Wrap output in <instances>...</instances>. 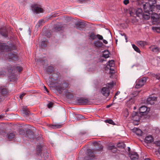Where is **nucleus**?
I'll list each match as a JSON object with an SVG mask.
<instances>
[{
  "mask_svg": "<svg viewBox=\"0 0 160 160\" xmlns=\"http://www.w3.org/2000/svg\"><path fill=\"white\" fill-rule=\"evenodd\" d=\"M65 96L66 98L68 99L72 98L73 95L72 93L68 91H66L65 93Z\"/></svg>",
  "mask_w": 160,
  "mask_h": 160,
  "instance_id": "nucleus-29",
  "label": "nucleus"
},
{
  "mask_svg": "<svg viewBox=\"0 0 160 160\" xmlns=\"http://www.w3.org/2000/svg\"><path fill=\"white\" fill-rule=\"evenodd\" d=\"M53 69L54 68L53 67L50 66L47 68V71L48 74H51L53 72Z\"/></svg>",
  "mask_w": 160,
  "mask_h": 160,
  "instance_id": "nucleus-30",
  "label": "nucleus"
},
{
  "mask_svg": "<svg viewBox=\"0 0 160 160\" xmlns=\"http://www.w3.org/2000/svg\"><path fill=\"white\" fill-rule=\"evenodd\" d=\"M0 92L3 96H4L7 95L8 91L4 86H0Z\"/></svg>",
  "mask_w": 160,
  "mask_h": 160,
  "instance_id": "nucleus-19",
  "label": "nucleus"
},
{
  "mask_svg": "<svg viewBox=\"0 0 160 160\" xmlns=\"http://www.w3.org/2000/svg\"><path fill=\"white\" fill-rule=\"evenodd\" d=\"M102 40H103V42L104 43L106 44H107L108 43V42L106 40H105V39H103Z\"/></svg>",
  "mask_w": 160,
  "mask_h": 160,
  "instance_id": "nucleus-56",
  "label": "nucleus"
},
{
  "mask_svg": "<svg viewBox=\"0 0 160 160\" xmlns=\"http://www.w3.org/2000/svg\"><path fill=\"white\" fill-rule=\"evenodd\" d=\"M25 137L28 139H30V141L34 139L35 138L33 132L30 130H28L26 131Z\"/></svg>",
  "mask_w": 160,
  "mask_h": 160,
  "instance_id": "nucleus-13",
  "label": "nucleus"
},
{
  "mask_svg": "<svg viewBox=\"0 0 160 160\" xmlns=\"http://www.w3.org/2000/svg\"><path fill=\"white\" fill-rule=\"evenodd\" d=\"M90 38L94 40L95 39L96 35V36L95 33L93 32H91L89 35Z\"/></svg>",
  "mask_w": 160,
  "mask_h": 160,
  "instance_id": "nucleus-34",
  "label": "nucleus"
},
{
  "mask_svg": "<svg viewBox=\"0 0 160 160\" xmlns=\"http://www.w3.org/2000/svg\"><path fill=\"white\" fill-rule=\"evenodd\" d=\"M154 144L157 146L160 147V141H155L154 142Z\"/></svg>",
  "mask_w": 160,
  "mask_h": 160,
  "instance_id": "nucleus-46",
  "label": "nucleus"
},
{
  "mask_svg": "<svg viewBox=\"0 0 160 160\" xmlns=\"http://www.w3.org/2000/svg\"><path fill=\"white\" fill-rule=\"evenodd\" d=\"M69 86L68 82L64 81L63 82L62 84L59 85H58L56 87L57 91L59 92V93H61L62 92V90H64L66 88H68Z\"/></svg>",
  "mask_w": 160,
  "mask_h": 160,
  "instance_id": "nucleus-4",
  "label": "nucleus"
},
{
  "mask_svg": "<svg viewBox=\"0 0 160 160\" xmlns=\"http://www.w3.org/2000/svg\"><path fill=\"white\" fill-rule=\"evenodd\" d=\"M48 41L47 40L43 41L41 43V47L42 48H44L47 47Z\"/></svg>",
  "mask_w": 160,
  "mask_h": 160,
  "instance_id": "nucleus-33",
  "label": "nucleus"
},
{
  "mask_svg": "<svg viewBox=\"0 0 160 160\" xmlns=\"http://www.w3.org/2000/svg\"><path fill=\"white\" fill-rule=\"evenodd\" d=\"M133 131L138 135L142 136V132L140 129L137 128H134L133 129Z\"/></svg>",
  "mask_w": 160,
  "mask_h": 160,
  "instance_id": "nucleus-28",
  "label": "nucleus"
},
{
  "mask_svg": "<svg viewBox=\"0 0 160 160\" xmlns=\"http://www.w3.org/2000/svg\"><path fill=\"white\" fill-rule=\"evenodd\" d=\"M138 3L139 4H141L143 3L144 0H138Z\"/></svg>",
  "mask_w": 160,
  "mask_h": 160,
  "instance_id": "nucleus-52",
  "label": "nucleus"
},
{
  "mask_svg": "<svg viewBox=\"0 0 160 160\" xmlns=\"http://www.w3.org/2000/svg\"><path fill=\"white\" fill-rule=\"evenodd\" d=\"M110 53L108 51L104 50L102 54V57L105 58H108L109 57Z\"/></svg>",
  "mask_w": 160,
  "mask_h": 160,
  "instance_id": "nucleus-31",
  "label": "nucleus"
},
{
  "mask_svg": "<svg viewBox=\"0 0 160 160\" xmlns=\"http://www.w3.org/2000/svg\"><path fill=\"white\" fill-rule=\"evenodd\" d=\"M150 110L149 108H147L145 106H142L139 108L140 114L142 115H147Z\"/></svg>",
  "mask_w": 160,
  "mask_h": 160,
  "instance_id": "nucleus-9",
  "label": "nucleus"
},
{
  "mask_svg": "<svg viewBox=\"0 0 160 160\" xmlns=\"http://www.w3.org/2000/svg\"><path fill=\"white\" fill-rule=\"evenodd\" d=\"M117 146L120 148H124L125 147V145L123 142L118 143L117 144Z\"/></svg>",
  "mask_w": 160,
  "mask_h": 160,
  "instance_id": "nucleus-37",
  "label": "nucleus"
},
{
  "mask_svg": "<svg viewBox=\"0 0 160 160\" xmlns=\"http://www.w3.org/2000/svg\"><path fill=\"white\" fill-rule=\"evenodd\" d=\"M115 65L114 61L113 60H109L108 62V64H107V67L108 68H110V73L111 74H112L115 72L114 68H112V67H114Z\"/></svg>",
  "mask_w": 160,
  "mask_h": 160,
  "instance_id": "nucleus-10",
  "label": "nucleus"
},
{
  "mask_svg": "<svg viewBox=\"0 0 160 160\" xmlns=\"http://www.w3.org/2000/svg\"><path fill=\"white\" fill-rule=\"evenodd\" d=\"M152 51L154 52H156L159 50V49L157 47H154L153 48H152Z\"/></svg>",
  "mask_w": 160,
  "mask_h": 160,
  "instance_id": "nucleus-48",
  "label": "nucleus"
},
{
  "mask_svg": "<svg viewBox=\"0 0 160 160\" xmlns=\"http://www.w3.org/2000/svg\"><path fill=\"white\" fill-rule=\"evenodd\" d=\"M25 95V93H23L20 96V98L21 99H22L23 98V97Z\"/></svg>",
  "mask_w": 160,
  "mask_h": 160,
  "instance_id": "nucleus-53",
  "label": "nucleus"
},
{
  "mask_svg": "<svg viewBox=\"0 0 160 160\" xmlns=\"http://www.w3.org/2000/svg\"><path fill=\"white\" fill-rule=\"evenodd\" d=\"M145 42L142 41L139 42L138 44L142 47H144L145 45Z\"/></svg>",
  "mask_w": 160,
  "mask_h": 160,
  "instance_id": "nucleus-45",
  "label": "nucleus"
},
{
  "mask_svg": "<svg viewBox=\"0 0 160 160\" xmlns=\"http://www.w3.org/2000/svg\"><path fill=\"white\" fill-rule=\"evenodd\" d=\"M96 37H97L99 40H103V37L102 35L100 34H98L96 35Z\"/></svg>",
  "mask_w": 160,
  "mask_h": 160,
  "instance_id": "nucleus-47",
  "label": "nucleus"
},
{
  "mask_svg": "<svg viewBox=\"0 0 160 160\" xmlns=\"http://www.w3.org/2000/svg\"><path fill=\"white\" fill-rule=\"evenodd\" d=\"M152 29L154 31H156L158 33H160V27H152Z\"/></svg>",
  "mask_w": 160,
  "mask_h": 160,
  "instance_id": "nucleus-36",
  "label": "nucleus"
},
{
  "mask_svg": "<svg viewBox=\"0 0 160 160\" xmlns=\"http://www.w3.org/2000/svg\"><path fill=\"white\" fill-rule=\"evenodd\" d=\"M6 74L5 71H3V69L0 70V76L3 77Z\"/></svg>",
  "mask_w": 160,
  "mask_h": 160,
  "instance_id": "nucleus-43",
  "label": "nucleus"
},
{
  "mask_svg": "<svg viewBox=\"0 0 160 160\" xmlns=\"http://www.w3.org/2000/svg\"><path fill=\"white\" fill-rule=\"evenodd\" d=\"M107 148L108 150H110L113 152H115L117 151V148L114 145H107Z\"/></svg>",
  "mask_w": 160,
  "mask_h": 160,
  "instance_id": "nucleus-21",
  "label": "nucleus"
},
{
  "mask_svg": "<svg viewBox=\"0 0 160 160\" xmlns=\"http://www.w3.org/2000/svg\"><path fill=\"white\" fill-rule=\"evenodd\" d=\"M0 33L4 37L6 38L8 37V31L5 28H1L0 30Z\"/></svg>",
  "mask_w": 160,
  "mask_h": 160,
  "instance_id": "nucleus-23",
  "label": "nucleus"
},
{
  "mask_svg": "<svg viewBox=\"0 0 160 160\" xmlns=\"http://www.w3.org/2000/svg\"><path fill=\"white\" fill-rule=\"evenodd\" d=\"M146 78L145 77H142L137 80L135 88H139L142 86L146 82Z\"/></svg>",
  "mask_w": 160,
  "mask_h": 160,
  "instance_id": "nucleus-5",
  "label": "nucleus"
},
{
  "mask_svg": "<svg viewBox=\"0 0 160 160\" xmlns=\"http://www.w3.org/2000/svg\"><path fill=\"white\" fill-rule=\"evenodd\" d=\"M94 144L96 148L93 150V151H92V150L91 149H88L87 150L88 155L92 158H94L95 157L93 151H102L103 149L102 146L101 144L97 143Z\"/></svg>",
  "mask_w": 160,
  "mask_h": 160,
  "instance_id": "nucleus-3",
  "label": "nucleus"
},
{
  "mask_svg": "<svg viewBox=\"0 0 160 160\" xmlns=\"http://www.w3.org/2000/svg\"><path fill=\"white\" fill-rule=\"evenodd\" d=\"M129 156L132 160H137L139 157V155L136 152H129Z\"/></svg>",
  "mask_w": 160,
  "mask_h": 160,
  "instance_id": "nucleus-17",
  "label": "nucleus"
},
{
  "mask_svg": "<svg viewBox=\"0 0 160 160\" xmlns=\"http://www.w3.org/2000/svg\"><path fill=\"white\" fill-rule=\"evenodd\" d=\"M41 63L43 64V62H44V61L42 60V59H39V60H38Z\"/></svg>",
  "mask_w": 160,
  "mask_h": 160,
  "instance_id": "nucleus-57",
  "label": "nucleus"
},
{
  "mask_svg": "<svg viewBox=\"0 0 160 160\" xmlns=\"http://www.w3.org/2000/svg\"><path fill=\"white\" fill-rule=\"evenodd\" d=\"M86 1V0H79V1L80 2H84L85 1Z\"/></svg>",
  "mask_w": 160,
  "mask_h": 160,
  "instance_id": "nucleus-62",
  "label": "nucleus"
},
{
  "mask_svg": "<svg viewBox=\"0 0 160 160\" xmlns=\"http://www.w3.org/2000/svg\"><path fill=\"white\" fill-rule=\"evenodd\" d=\"M82 116L81 115H78V118H81Z\"/></svg>",
  "mask_w": 160,
  "mask_h": 160,
  "instance_id": "nucleus-63",
  "label": "nucleus"
},
{
  "mask_svg": "<svg viewBox=\"0 0 160 160\" xmlns=\"http://www.w3.org/2000/svg\"><path fill=\"white\" fill-rule=\"evenodd\" d=\"M23 110L25 114L26 115H29V111L26 108H23Z\"/></svg>",
  "mask_w": 160,
  "mask_h": 160,
  "instance_id": "nucleus-42",
  "label": "nucleus"
},
{
  "mask_svg": "<svg viewBox=\"0 0 160 160\" xmlns=\"http://www.w3.org/2000/svg\"><path fill=\"white\" fill-rule=\"evenodd\" d=\"M16 69H17L19 72H20L22 70V68L21 66H12L10 64H8L7 66V70L8 72V74L10 75L12 74L9 75L8 76L9 78L10 79L9 81H15L16 77L14 73L15 72Z\"/></svg>",
  "mask_w": 160,
  "mask_h": 160,
  "instance_id": "nucleus-1",
  "label": "nucleus"
},
{
  "mask_svg": "<svg viewBox=\"0 0 160 160\" xmlns=\"http://www.w3.org/2000/svg\"><path fill=\"white\" fill-rule=\"evenodd\" d=\"M93 44L95 47L100 48L103 45L102 43L99 41H96L93 42Z\"/></svg>",
  "mask_w": 160,
  "mask_h": 160,
  "instance_id": "nucleus-27",
  "label": "nucleus"
},
{
  "mask_svg": "<svg viewBox=\"0 0 160 160\" xmlns=\"http://www.w3.org/2000/svg\"><path fill=\"white\" fill-rule=\"evenodd\" d=\"M142 17H141L140 19H144L145 20H148L150 18V16L149 15L143 13L142 15Z\"/></svg>",
  "mask_w": 160,
  "mask_h": 160,
  "instance_id": "nucleus-39",
  "label": "nucleus"
},
{
  "mask_svg": "<svg viewBox=\"0 0 160 160\" xmlns=\"http://www.w3.org/2000/svg\"><path fill=\"white\" fill-rule=\"evenodd\" d=\"M142 9L141 8H138L136 11V14L137 16L139 17L140 19L141 17H142V15L143 14Z\"/></svg>",
  "mask_w": 160,
  "mask_h": 160,
  "instance_id": "nucleus-22",
  "label": "nucleus"
},
{
  "mask_svg": "<svg viewBox=\"0 0 160 160\" xmlns=\"http://www.w3.org/2000/svg\"><path fill=\"white\" fill-rule=\"evenodd\" d=\"M76 28L79 29L84 28L85 26V24L82 22H78L75 23Z\"/></svg>",
  "mask_w": 160,
  "mask_h": 160,
  "instance_id": "nucleus-20",
  "label": "nucleus"
},
{
  "mask_svg": "<svg viewBox=\"0 0 160 160\" xmlns=\"http://www.w3.org/2000/svg\"><path fill=\"white\" fill-rule=\"evenodd\" d=\"M115 84V83H114L113 81H112L109 83H107L106 85L108 87L109 89H112L113 87L114 84Z\"/></svg>",
  "mask_w": 160,
  "mask_h": 160,
  "instance_id": "nucleus-35",
  "label": "nucleus"
},
{
  "mask_svg": "<svg viewBox=\"0 0 160 160\" xmlns=\"http://www.w3.org/2000/svg\"><path fill=\"white\" fill-rule=\"evenodd\" d=\"M157 98L153 95H150L147 99V103L148 104H154V101L157 100Z\"/></svg>",
  "mask_w": 160,
  "mask_h": 160,
  "instance_id": "nucleus-16",
  "label": "nucleus"
},
{
  "mask_svg": "<svg viewBox=\"0 0 160 160\" xmlns=\"http://www.w3.org/2000/svg\"><path fill=\"white\" fill-rule=\"evenodd\" d=\"M123 2L125 5H127L129 3V0H124L123 1Z\"/></svg>",
  "mask_w": 160,
  "mask_h": 160,
  "instance_id": "nucleus-51",
  "label": "nucleus"
},
{
  "mask_svg": "<svg viewBox=\"0 0 160 160\" xmlns=\"http://www.w3.org/2000/svg\"><path fill=\"white\" fill-rule=\"evenodd\" d=\"M54 103L52 102H49L47 106L48 108H52L53 105Z\"/></svg>",
  "mask_w": 160,
  "mask_h": 160,
  "instance_id": "nucleus-44",
  "label": "nucleus"
},
{
  "mask_svg": "<svg viewBox=\"0 0 160 160\" xmlns=\"http://www.w3.org/2000/svg\"><path fill=\"white\" fill-rule=\"evenodd\" d=\"M76 102L78 104L80 105L89 104L90 103V101L87 98L83 97L78 98L77 99Z\"/></svg>",
  "mask_w": 160,
  "mask_h": 160,
  "instance_id": "nucleus-6",
  "label": "nucleus"
},
{
  "mask_svg": "<svg viewBox=\"0 0 160 160\" xmlns=\"http://www.w3.org/2000/svg\"><path fill=\"white\" fill-rule=\"evenodd\" d=\"M120 93V92L119 91H118L115 94V96H117L118 94H119Z\"/></svg>",
  "mask_w": 160,
  "mask_h": 160,
  "instance_id": "nucleus-60",
  "label": "nucleus"
},
{
  "mask_svg": "<svg viewBox=\"0 0 160 160\" xmlns=\"http://www.w3.org/2000/svg\"><path fill=\"white\" fill-rule=\"evenodd\" d=\"M101 92L102 94L106 98L108 97L110 93L109 89L106 87L102 88Z\"/></svg>",
  "mask_w": 160,
  "mask_h": 160,
  "instance_id": "nucleus-14",
  "label": "nucleus"
},
{
  "mask_svg": "<svg viewBox=\"0 0 160 160\" xmlns=\"http://www.w3.org/2000/svg\"><path fill=\"white\" fill-rule=\"evenodd\" d=\"M158 152L160 154V148L158 149Z\"/></svg>",
  "mask_w": 160,
  "mask_h": 160,
  "instance_id": "nucleus-64",
  "label": "nucleus"
},
{
  "mask_svg": "<svg viewBox=\"0 0 160 160\" xmlns=\"http://www.w3.org/2000/svg\"><path fill=\"white\" fill-rule=\"evenodd\" d=\"M42 145H38L37 146L36 148L37 153L38 154V155L39 154L41 153L42 151Z\"/></svg>",
  "mask_w": 160,
  "mask_h": 160,
  "instance_id": "nucleus-32",
  "label": "nucleus"
},
{
  "mask_svg": "<svg viewBox=\"0 0 160 160\" xmlns=\"http://www.w3.org/2000/svg\"><path fill=\"white\" fill-rule=\"evenodd\" d=\"M62 127V124H54L52 125V128H53L56 129V128H61Z\"/></svg>",
  "mask_w": 160,
  "mask_h": 160,
  "instance_id": "nucleus-40",
  "label": "nucleus"
},
{
  "mask_svg": "<svg viewBox=\"0 0 160 160\" xmlns=\"http://www.w3.org/2000/svg\"><path fill=\"white\" fill-rule=\"evenodd\" d=\"M4 117V115L3 114H1L0 115V119Z\"/></svg>",
  "mask_w": 160,
  "mask_h": 160,
  "instance_id": "nucleus-59",
  "label": "nucleus"
},
{
  "mask_svg": "<svg viewBox=\"0 0 160 160\" xmlns=\"http://www.w3.org/2000/svg\"><path fill=\"white\" fill-rule=\"evenodd\" d=\"M154 77H156L157 79H160V74H157L155 75Z\"/></svg>",
  "mask_w": 160,
  "mask_h": 160,
  "instance_id": "nucleus-50",
  "label": "nucleus"
},
{
  "mask_svg": "<svg viewBox=\"0 0 160 160\" xmlns=\"http://www.w3.org/2000/svg\"><path fill=\"white\" fill-rule=\"evenodd\" d=\"M60 74L58 72L53 73L50 76L49 81L51 82V84H54L56 82L59 77Z\"/></svg>",
  "mask_w": 160,
  "mask_h": 160,
  "instance_id": "nucleus-8",
  "label": "nucleus"
},
{
  "mask_svg": "<svg viewBox=\"0 0 160 160\" xmlns=\"http://www.w3.org/2000/svg\"><path fill=\"white\" fill-rule=\"evenodd\" d=\"M72 19V18L69 17H66V20L67 21L69 22Z\"/></svg>",
  "mask_w": 160,
  "mask_h": 160,
  "instance_id": "nucleus-49",
  "label": "nucleus"
},
{
  "mask_svg": "<svg viewBox=\"0 0 160 160\" xmlns=\"http://www.w3.org/2000/svg\"><path fill=\"white\" fill-rule=\"evenodd\" d=\"M54 29L56 31H60L64 29V27L62 25L56 24L54 27Z\"/></svg>",
  "mask_w": 160,
  "mask_h": 160,
  "instance_id": "nucleus-26",
  "label": "nucleus"
},
{
  "mask_svg": "<svg viewBox=\"0 0 160 160\" xmlns=\"http://www.w3.org/2000/svg\"><path fill=\"white\" fill-rule=\"evenodd\" d=\"M148 3L146 2L143 5L144 12L148 13H151L152 9L155 8V4H156V0H148Z\"/></svg>",
  "mask_w": 160,
  "mask_h": 160,
  "instance_id": "nucleus-2",
  "label": "nucleus"
},
{
  "mask_svg": "<svg viewBox=\"0 0 160 160\" xmlns=\"http://www.w3.org/2000/svg\"><path fill=\"white\" fill-rule=\"evenodd\" d=\"M121 35L122 36H125V39H126V42H127V36H126V34L125 33H123L122 34H121Z\"/></svg>",
  "mask_w": 160,
  "mask_h": 160,
  "instance_id": "nucleus-55",
  "label": "nucleus"
},
{
  "mask_svg": "<svg viewBox=\"0 0 160 160\" xmlns=\"http://www.w3.org/2000/svg\"><path fill=\"white\" fill-rule=\"evenodd\" d=\"M7 59L17 61L18 60V56L16 53L12 52H8V54H6Z\"/></svg>",
  "mask_w": 160,
  "mask_h": 160,
  "instance_id": "nucleus-11",
  "label": "nucleus"
},
{
  "mask_svg": "<svg viewBox=\"0 0 160 160\" xmlns=\"http://www.w3.org/2000/svg\"><path fill=\"white\" fill-rule=\"evenodd\" d=\"M11 50L9 46L7 45L6 43H0V51L4 52H8Z\"/></svg>",
  "mask_w": 160,
  "mask_h": 160,
  "instance_id": "nucleus-12",
  "label": "nucleus"
},
{
  "mask_svg": "<svg viewBox=\"0 0 160 160\" xmlns=\"http://www.w3.org/2000/svg\"><path fill=\"white\" fill-rule=\"evenodd\" d=\"M153 10V9H152V12L151 11V12H150L151 13L148 14H152L151 16V19L152 22H158L160 18V15L159 16L158 14L156 13L152 14Z\"/></svg>",
  "mask_w": 160,
  "mask_h": 160,
  "instance_id": "nucleus-15",
  "label": "nucleus"
},
{
  "mask_svg": "<svg viewBox=\"0 0 160 160\" xmlns=\"http://www.w3.org/2000/svg\"><path fill=\"white\" fill-rule=\"evenodd\" d=\"M105 122L106 123H108L110 124L114 125L115 124V123L113 121V120L112 119H106L105 121Z\"/></svg>",
  "mask_w": 160,
  "mask_h": 160,
  "instance_id": "nucleus-41",
  "label": "nucleus"
},
{
  "mask_svg": "<svg viewBox=\"0 0 160 160\" xmlns=\"http://www.w3.org/2000/svg\"><path fill=\"white\" fill-rule=\"evenodd\" d=\"M153 141V139L151 136H147L145 138V142L147 143H150L152 142Z\"/></svg>",
  "mask_w": 160,
  "mask_h": 160,
  "instance_id": "nucleus-25",
  "label": "nucleus"
},
{
  "mask_svg": "<svg viewBox=\"0 0 160 160\" xmlns=\"http://www.w3.org/2000/svg\"><path fill=\"white\" fill-rule=\"evenodd\" d=\"M132 47L134 50L136 52L139 53H140L141 51L135 45H134V44H132Z\"/></svg>",
  "mask_w": 160,
  "mask_h": 160,
  "instance_id": "nucleus-38",
  "label": "nucleus"
},
{
  "mask_svg": "<svg viewBox=\"0 0 160 160\" xmlns=\"http://www.w3.org/2000/svg\"><path fill=\"white\" fill-rule=\"evenodd\" d=\"M15 132L8 133L7 135L8 139L10 140H12L14 138L15 136Z\"/></svg>",
  "mask_w": 160,
  "mask_h": 160,
  "instance_id": "nucleus-24",
  "label": "nucleus"
},
{
  "mask_svg": "<svg viewBox=\"0 0 160 160\" xmlns=\"http://www.w3.org/2000/svg\"><path fill=\"white\" fill-rule=\"evenodd\" d=\"M44 90L46 91L47 92H49V91L48 89L46 87L44 86H43Z\"/></svg>",
  "mask_w": 160,
  "mask_h": 160,
  "instance_id": "nucleus-54",
  "label": "nucleus"
},
{
  "mask_svg": "<svg viewBox=\"0 0 160 160\" xmlns=\"http://www.w3.org/2000/svg\"><path fill=\"white\" fill-rule=\"evenodd\" d=\"M112 104H113L112 103L111 104L108 105H107V107H106L107 108H109L111 107L112 105Z\"/></svg>",
  "mask_w": 160,
  "mask_h": 160,
  "instance_id": "nucleus-58",
  "label": "nucleus"
},
{
  "mask_svg": "<svg viewBox=\"0 0 160 160\" xmlns=\"http://www.w3.org/2000/svg\"><path fill=\"white\" fill-rule=\"evenodd\" d=\"M138 113L136 112H133L132 114V119L134 121L138 123L140 120V117L138 114Z\"/></svg>",
  "mask_w": 160,
  "mask_h": 160,
  "instance_id": "nucleus-18",
  "label": "nucleus"
},
{
  "mask_svg": "<svg viewBox=\"0 0 160 160\" xmlns=\"http://www.w3.org/2000/svg\"><path fill=\"white\" fill-rule=\"evenodd\" d=\"M156 8L160 10V5L157 6L156 7Z\"/></svg>",
  "mask_w": 160,
  "mask_h": 160,
  "instance_id": "nucleus-61",
  "label": "nucleus"
},
{
  "mask_svg": "<svg viewBox=\"0 0 160 160\" xmlns=\"http://www.w3.org/2000/svg\"><path fill=\"white\" fill-rule=\"evenodd\" d=\"M32 9L36 13H42L43 12L42 8H40V6L37 4H33L31 6Z\"/></svg>",
  "mask_w": 160,
  "mask_h": 160,
  "instance_id": "nucleus-7",
  "label": "nucleus"
}]
</instances>
